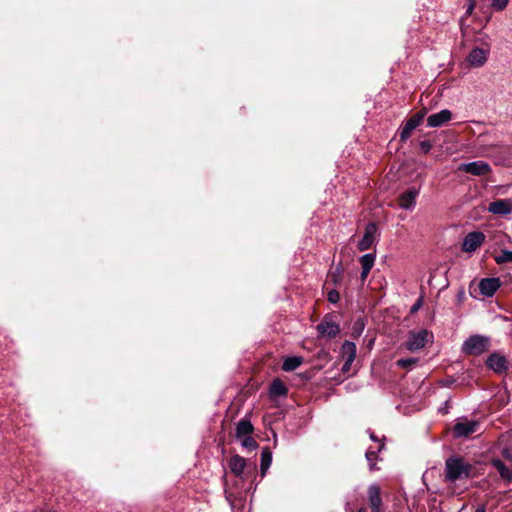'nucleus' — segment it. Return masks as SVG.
I'll return each instance as SVG.
<instances>
[{"label": "nucleus", "mask_w": 512, "mask_h": 512, "mask_svg": "<svg viewBox=\"0 0 512 512\" xmlns=\"http://www.w3.org/2000/svg\"><path fill=\"white\" fill-rule=\"evenodd\" d=\"M499 287V278H482V295L491 297Z\"/></svg>", "instance_id": "0eeeda50"}, {"label": "nucleus", "mask_w": 512, "mask_h": 512, "mask_svg": "<svg viewBox=\"0 0 512 512\" xmlns=\"http://www.w3.org/2000/svg\"><path fill=\"white\" fill-rule=\"evenodd\" d=\"M416 361L417 360L415 358L401 359V360L397 361V364L403 368H409L412 365H414L416 363Z\"/></svg>", "instance_id": "cd10ccee"}, {"label": "nucleus", "mask_w": 512, "mask_h": 512, "mask_svg": "<svg viewBox=\"0 0 512 512\" xmlns=\"http://www.w3.org/2000/svg\"><path fill=\"white\" fill-rule=\"evenodd\" d=\"M417 194L418 191L416 189H410L403 193L400 197V206L405 209L411 208L415 202Z\"/></svg>", "instance_id": "f8f14e48"}, {"label": "nucleus", "mask_w": 512, "mask_h": 512, "mask_svg": "<svg viewBox=\"0 0 512 512\" xmlns=\"http://www.w3.org/2000/svg\"><path fill=\"white\" fill-rule=\"evenodd\" d=\"M482 155L489 156V149H483L482 148Z\"/></svg>", "instance_id": "e433bc0d"}, {"label": "nucleus", "mask_w": 512, "mask_h": 512, "mask_svg": "<svg viewBox=\"0 0 512 512\" xmlns=\"http://www.w3.org/2000/svg\"><path fill=\"white\" fill-rule=\"evenodd\" d=\"M481 341H482V348H483L484 347V342H485L484 337L481 338Z\"/></svg>", "instance_id": "ea45409f"}, {"label": "nucleus", "mask_w": 512, "mask_h": 512, "mask_svg": "<svg viewBox=\"0 0 512 512\" xmlns=\"http://www.w3.org/2000/svg\"><path fill=\"white\" fill-rule=\"evenodd\" d=\"M481 54H482V63L486 60V57H485V51L484 49L482 48V51H481Z\"/></svg>", "instance_id": "4c0bfd02"}, {"label": "nucleus", "mask_w": 512, "mask_h": 512, "mask_svg": "<svg viewBox=\"0 0 512 512\" xmlns=\"http://www.w3.org/2000/svg\"><path fill=\"white\" fill-rule=\"evenodd\" d=\"M511 332H512V325H511Z\"/></svg>", "instance_id": "a19ab883"}, {"label": "nucleus", "mask_w": 512, "mask_h": 512, "mask_svg": "<svg viewBox=\"0 0 512 512\" xmlns=\"http://www.w3.org/2000/svg\"><path fill=\"white\" fill-rule=\"evenodd\" d=\"M490 167L487 163L482 162V176H484L487 172H489Z\"/></svg>", "instance_id": "7c9ffc66"}, {"label": "nucleus", "mask_w": 512, "mask_h": 512, "mask_svg": "<svg viewBox=\"0 0 512 512\" xmlns=\"http://www.w3.org/2000/svg\"><path fill=\"white\" fill-rule=\"evenodd\" d=\"M374 456H375V452H373V451H368V452L366 453V457H367V459H368L369 461H370Z\"/></svg>", "instance_id": "c9c22d12"}, {"label": "nucleus", "mask_w": 512, "mask_h": 512, "mask_svg": "<svg viewBox=\"0 0 512 512\" xmlns=\"http://www.w3.org/2000/svg\"><path fill=\"white\" fill-rule=\"evenodd\" d=\"M481 237H482V244H484L485 239H486V234L484 232H482Z\"/></svg>", "instance_id": "58836bf2"}, {"label": "nucleus", "mask_w": 512, "mask_h": 512, "mask_svg": "<svg viewBox=\"0 0 512 512\" xmlns=\"http://www.w3.org/2000/svg\"><path fill=\"white\" fill-rule=\"evenodd\" d=\"M245 466V459L238 455L232 457L230 460V468L232 472L235 473L236 475H240L243 472Z\"/></svg>", "instance_id": "f3484780"}, {"label": "nucleus", "mask_w": 512, "mask_h": 512, "mask_svg": "<svg viewBox=\"0 0 512 512\" xmlns=\"http://www.w3.org/2000/svg\"><path fill=\"white\" fill-rule=\"evenodd\" d=\"M369 501L372 512H379V506L381 503L380 490L376 486H372L369 489Z\"/></svg>", "instance_id": "4468645a"}, {"label": "nucleus", "mask_w": 512, "mask_h": 512, "mask_svg": "<svg viewBox=\"0 0 512 512\" xmlns=\"http://www.w3.org/2000/svg\"><path fill=\"white\" fill-rule=\"evenodd\" d=\"M422 305V300L419 299L412 307V312H415L417 311Z\"/></svg>", "instance_id": "72a5a7b5"}, {"label": "nucleus", "mask_w": 512, "mask_h": 512, "mask_svg": "<svg viewBox=\"0 0 512 512\" xmlns=\"http://www.w3.org/2000/svg\"><path fill=\"white\" fill-rule=\"evenodd\" d=\"M432 341V335L427 330H420L418 332H411L406 348L410 351L418 350L424 347L428 342Z\"/></svg>", "instance_id": "20e7f679"}, {"label": "nucleus", "mask_w": 512, "mask_h": 512, "mask_svg": "<svg viewBox=\"0 0 512 512\" xmlns=\"http://www.w3.org/2000/svg\"><path fill=\"white\" fill-rule=\"evenodd\" d=\"M328 299H329V301H330V302H333V303L337 302V301H338V299H339V294H338V292H336V291H330V292L328 293Z\"/></svg>", "instance_id": "c756f323"}, {"label": "nucleus", "mask_w": 512, "mask_h": 512, "mask_svg": "<svg viewBox=\"0 0 512 512\" xmlns=\"http://www.w3.org/2000/svg\"><path fill=\"white\" fill-rule=\"evenodd\" d=\"M485 363L490 370L498 374L505 373L510 366L509 360L501 352H494L489 355Z\"/></svg>", "instance_id": "7ed1b4c3"}, {"label": "nucleus", "mask_w": 512, "mask_h": 512, "mask_svg": "<svg viewBox=\"0 0 512 512\" xmlns=\"http://www.w3.org/2000/svg\"><path fill=\"white\" fill-rule=\"evenodd\" d=\"M271 393L275 396L284 395L286 393V387L281 381L275 380L271 385Z\"/></svg>", "instance_id": "4be33fe9"}, {"label": "nucleus", "mask_w": 512, "mask_h": 512, "mask_svg": "<svg viewBox=\"0 0 512 512\" xmlns=\"http://www.w3.org/2000/svg\"><path fill=\"white\" fill-rule=\"evenodd\" d=\"M493 466L497 469L500 476L507 482L512 479V469L505 466L501 460H494Z\"/></svg>", "instance_id": "2eb2a0df"}, {"label": "nucleus", "mask_w": 512, "mask_h": 512, "mask_svg": "<svg viewBox=\"0 0 512 512\" xmlns=\"http://www.w3.org/2000/svg\"><path fill=\"white\" fill-rule=\"evenodd\" d=\"M272 462V454L268 449L263 450L262 452V462H261V470L264 474L266 470L269 468Z\"/></svg>", "instance_id": "412c9836"}, {"label": "nucleus", "mask_w": 512, "mask_h": 512, "mask_svg": "<svg viewBox=\"0 0 512 512\" xmlns=\"http://www.w3.org/2000/svg\"><path fill=\"white\" fill-rule=\"evenodd\" d=\"M476 512H479L478 510Z\"/></svg>", "instance_id": "79ce46f5"}, {"label": "nucleus", "mask_w": 512, "mask_h": 512, "mask_svg": "<svg viewBox=\"0 0 512 512\" xmlns=\"http://www.w3.org/2000/svg\"><path fill=\"white\" fill-rule=\"evenodd\" d=\"M469 62L472 64V65H475L477 66L478 63H479V59H478V52L477 50H474L470 56H469Z\"/></svg>", "instance_id": "c85d7f7f"}, {"label": "nucleus", "mask_w": 512, "mask_h": 512, "mask_svg": "<svg viewBox=\"0 0 512 512\" xmlns=\"http://www.w3.org/2000/svg\"><path fill=\"white\" fill-rule=\"evenodd\" d=\"M478 428V423L476 421H470L467 418H460L456 421L453 427L450 429L453 436L458 437H468L472 433H474Z\"/></svg>", "instance_id": "f03ea898"}, {"label": "nucleus", "mask_w": 512, "mask_h": 512, "mask_svg": "<svg viewBox=\"0 0 512 512\" xmlns=\"http://www.w3.org/2000/svg\"><path fill=\"white\" fill-rule=\"evenodd\" d=\"M356 354V346L351 342H345L342 346V357L344 361L353 362Z\"/></svg>", "instance_id": "dca6fc26"}, {"label": "nucleus", "mask_w": 512, "mask_h": 512, "mask_svg": "<svg viewBox=\"0 0 512 512\" xmlns=\"http://www.w3.org/2000/svg\"><path fill=\"white\" fill-rule=\"evenodd\" d=\"M240 439H241L242 445L246 448L254 449L257 446L256 442L250 436H246V437H243Z\"/></svg>", "instance_id": "bb28decb"}, {"label": "nucleus", "mask_w": 512, "mask_h": 512, "mask_svg": "<svg viewBox=\"0 0 512 512\" xmlns=\"http://www.w3.org/2000/svg\"><path fill=\"white\" fill-rule=\"evenodd\" d=\"M488 211L496 215H507L512 212V201L509 199L494 201L490 203Z\"/></svg>", "instance_id": "423d86ee"}, {"label": "nucleus", "mask_w": 512, "mask_h": 512, "mask_svg": "<svg viewBox=\"0 0 512 512\" xmlns=\"http://www.w3.org/2000/svg\"><path fill=\"white\" fill-rule=\"evenodd\" d=\"M470 1H471V3L469 4V7L467 9V13H470L473 10V8L475 7V5H476V0H470Z\"/></svg>", "instance_id": "f704fd0d"}, {"label": "nucleus", "mask_w": 512, "mask_h": 512, "mask_svg": "<svg viewBox=\"0 0 512 512\" xmlns=\"http://www.w3.org/2000/svg\"><path fill=\"white\" fill-rule=\"evenodd\" d=\"M451 118V112L448 110H443L437 114L431 115L428 117V124L431 127L441 126L443 123L449 121Z\"/></svg>", "instance_id": "9d476101"}, {"label": "nucleus", "mask_w": 512, "mask_h": 512, "mask_svg": "<svg viewBox=\"0 0 512 512\" xmlns=\"http://www.w3.org/2000/svg\"><path fill=\"white\" fill-rule=\"evenodd\" d=\"M480 243V235L477 232L469 233L463 243H462V250L464 252H473L477 249L478 245Z\"/></svg>", "instance_id": "6e6552de"}, {"label": "nucleus", "mask_w": 512, "mask_h": 512, "mask_svg": "<svg viewBox=\"0 0 512 512\" xmlns=\"http://www.w3.org/2000/svg\"><path fill=\"white\" fill-rule=\"evenodd\" d=\"M469 291L470 295L473 298L477 299L478 296L480 295V281L474 279L470 284Z\"/></svg>", "instance_id": "b1692460"}, {"label": "nucleus", "mask_w": 512, "mask_h": 512, "mask_svg": "<svg viewBox=\"0 0 512 512\" xmlns=\"http://www.w3.org/2000/svg\"><path fill=\"white\" fill-rule=\"evenodd\" d=\"M480 338L478 336L470 337L463 345V351L469 355H477L479 353Z\"/></svg>", "instance_id": "9b49d317"}, {"label": "nucleus", "mask_w": 512, "mask_h": 512, "mask_svg": "<svg viewBox=\"0 0 512 512\" xmlns=\"http://www.w3.org/2000/svg\"><path fill=\"white\" fill-rule=\"evenodd\" d=\"M463 168L467 172L472 173L474 175L480 174V166L477 163H470V164L464 165Z\"/></svg>", "instance_id": "a878e982"}, {"label": "nucleus", "mask_w": 512, "mask_h": 512, "mask_svg": "<svg viewBox=\"0 0 512 512\" xmlns=\"http://www.w3.org/2000/svg\"><path fill=\"white\" fill-rule=\"evenodd\" d=\"M318 330L323 336L333 337L339 332V327L331 321H325L318 326Z\"/></svg>", "instance_id": "ddd939ff"}, {"label": "nucleus", "mask_w": 512, "mask_h": 512, "mask_svg": "<svg viewBox=\"0 0 512 512\" xmlns=\"http://www.w3.org/2000/svg\"><path fill=\"white\" fill-rule=\"evenodd\" d=\"M474 468H472L463 459L451 457L446 462V479L448 481H455L457 479L468 478L474 475Z\"/></svg>", "instance_id": "f257e3e1"}, {"label": "nucleus", "mask_w": 512, "mask_h": 512, "mask_svg": "<svg viewBox=\"0 0 512 512\" xmlns=\"http://www.w3.org/2000/svg\"><path fill=\"white\" fill-rule=\"evenodd\" d=\"M374 263V257L370 254L365 255L361 258V264H362V279H365L372 268Z\"/></svg>", "instance_id": "a211bd4d"}, {"label": "nucleus", "mask_w": 512, "mask_h": 512, "mask_svg": "<svg viewBox=\"0 0 512 512\" xmlns=\"http://www.w3.org/2000/svg\"><path fill=\"white\" fill-rule=\"evenodd\" d=\"M252 430L253 427L248 421H241L237 426V437L240 439L249 436Z\"/></svg>", "instance_id": "aec40b11"}, {"label": "nucleus", "mask_w": 512, "mask_h": 512, "mask_svg": "<svg viewBox=\"0 0 512 512\" xmlns=\"http://www.w3.org/2000/svg\"><path fill=\"white\" fill-rule=\"evenodd\" d=\"M425 114H426V112L424 110L420 111V112L416 113L415 115H413L406 122L405 126L402 128V131L400 133V138L402 141L406 140L409 137L411 131L421 123Z\"/></svg>", "instance_id": "39448f33"}, {"label": "nucleus", "mask_w": 512, "mask_h": 512, "mask_svg": "<svg viewBox=\"0 0 512 512\" xmlns=\"http://www.w3.org/2000/svg\"><path fill=\"white\" fill-rule=\"evenodd\" d=\"M497 263L512 262V251H502L500 254L494 256Z\"/></svg>", "instance_id": "5701e85b"}, {"label": "nucleus", "mask_w": 512, "mask_h": 512, "mask_svg": "<svg viewBox=\"0 0 512 512\" xmlns=\"http://www.w3.org/2000/svg\"><path fill=\"white\" fill-rule=\"evenodd\" d=\"M302 363V358L301 357H289V358H286L284 363H283V370L285 371H293L295 370L297 367H299Z\"/></svg>", "instance_id": "6ab92c4d"}, {"label": "nucleus", "mask_w": 512, "mask_h": 512, "mask_svg": "<svg viewBox=\"0 0 512 512\" xmlns=\"http://www.w3.org/2000/svg\"><path fill=\"white\" fill-rule=\"evenodd\" d=\"M509 0H492L491 5L497 11H502L506 8Z\"/></svg>", "instance_id": "393cba45"}, {"label": "nucleus", "mask_w": 512, "mask_h": 512, "mask_svg": "<svg viewBox=\"0 0 512 512\" xmlns=\"http://www.w3.org/2000/svg\"><path fill=\"white\" fill-rule=\"evenodd\" d=\"M351 363L352 362H347V361H344V365L342 367V371L343 372H349L350 371V366H351Z\"/></svg>", "instance_id": "473e14b6"}, {"label": "nucleus", "mask_w": 512, "mask_h": 512, "mask_svg": "<svg viewBox=\"0 0 512 512\" xmlns=\"http://www.w3.org/2000/svg\"><path fill=\"white\" fill-rule=\"evenodd\" d=\"M430 147H431V145H430L429 143H427V142H422V143H421V149H422L425 153H427V152L429 151Z\"/></svg>", "instance_id": "2f4dec72"}, {"label": "nucleus", "mask_w": 512, "mask_h": 512, "mask_svg": "<svg viewBox=\"0 0 512 512\" xmlns=\"http://www.w3.org/2000/svg\"><path fill=\"white\" fill-rule=\"evenodd\" d=\"M376 226L374 224H369L367 227H366V230H365V235L363 237V239L360 241L359 243V248L361 250H366L368 249L373 241H374V235L376 233Z\"/></svg>", "instance_id": "1a4fd4ad"}]
</instances>
